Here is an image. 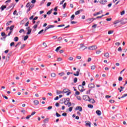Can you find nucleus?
<instances>
[{"instance_id": "nucleus-16", "label": "nucleus", "mask_w": 127, "mask_h": 127, "mask_svg": "<svg viewBox=\"0 0 127 127\" xmlns=\"http://www.w3.org/2000/svg\"><path fill=\"white\" fill-rule=\"evenodd\" d=\"M81 11H83V9H80L75 12V15H78V14H80V12H81Z\"/></svg>"}, {"instance_id": "nucleus-7", "label": "nucleus", "mask_w": 127, "mask_h": 127, "mask_svg": "<svg viewBox=\"0 0 127 127\" xmlns=\"http://www.w3.org/2000/svg\"><path fill=\"white\" fill-rule=\"evenodd\" d=\"M85 126L86 127H91V123L90 122V121H85Z\"/></svg>"}, {"instance_id": "nucleus-32", "label": "nucleus", "mask_w": 127, "mask_h": 127, "mask_svg": "<svg viewBox=\"0 0 127 127\" xmlns=\"http://www.w3.org/2000/svg\"><path fill=\"white\" fill-rule=\"evenodd\" d=\"M71 20H73L75 18V15L73 14L70 17Z\"/></svg>"}, {"instance_id": "nucleus-47", "label": "nucleus", "mask_w": 127, "mask_h": 127, "mask_svg": "<svg viewBox=\"0 0 127 127\" xmlns=\"http://www.w3.org/2000/svg\"><path fill=\"white\" fill-rule=\"evenodd\" d=\"M126 97H127V94H124L122 97L121 98L123 99V98H125Z\"/></svg>"}, {"instance_id": "nucleus-42", "label": "nucleus", "mask_w": 127, "mask_h": 127, "mask_svg": "<svg viewBox=\"0 0 127 127\" xmlns=\"http://www.w3.org/2000/svg\"><path fill=\"white\" fill-rule=\"evenodd\" d=\"M31 117V115H28V116L26 117V120H29V119H30Z\"/></svg>"}, {"instance_id": "nucleus-57", "label": "nucleus", "mask_w": 127, "mask_h": 127, "mask_svg": "<svg viewBox=\"0 0 127 127\" xmlns=\"http://www.w3.org/2000/svg\"><path fill=\"white\" fill-rule=\"evenodd\" d=\"M37 26H38V24H35V25L33 26V28H34L35 29L37 28Z\"/></svg>"}, {"instance_id": "nucleus-53", "label": "nucleus", "mask_w": 127, "mask_h": 127, "mask_svg": "<svg viewBox=\"0 0 127 127\" xmlns=\"http://www.w3.org/2000/svg\"><path fill=\"white\" fill-rule=\"evenodd\" d=\"M63 26H65V25L62 24V25H59L57 26V27H62Z\"/></svg>"}, {"instance_id": "nucleus-17", "label": "nucleus", "mask_w": 127, "mask_h": 127, "mask_svg": "<svg viewBox=\"0 0 127 127\" xmlns=\"http://www.w3.org/2000/svg\"><path fill=\"white\" fill-rule=\"evenodd\" d=\"M96 113L97 115H98V116H101V115H102V112H101V111L100 110L96 111Z\"/></svg>"}, {"instance_id": "nucleus-35", "label": "nucleus", "mask_w": 127, "mask_h": 127, "mask_svg": "<svg viewBox=\"0 0 127 127\" xmlns=\"http://www.w3.org/2000/svg\"><path fill=\"white\" fill-rule=\"evenodd\" d=\"M88 108H89L90 109H93V105H92V104H89V105H88Z\"/></svg>"}, {"instance_id": "nucleus-60", "label": "nucleus", "mask_w": 127, "mask_h": 127, "mask_svg": "<svg viewBox=\"0 0 127 127\" xmlns=\"http://www.w3.org/2000/svg\"><path fill=\"white\" fill-rule=\"evenodd\" d=\"M10 46H14V42H12L10 44Z\"/></svg>"}, {"instance_id": "nucleus-45", "label": "nucleus", "mask_w": 127, "mask_h": 127, "mask_svg": "<svg viewBox=\"0 0 127 127\" xmlns=\"http://www.w3.org/2000/svg\"><path fill=\"white\" fill-rule=\"evenodd\" d=\"M110 103H111V104H114L115 103V100L111 99L109 101Z\"/></svg>"}, {"instance_id": "nucleus-49", "label": "nucleus", "mask_w": 127, "mask_h": 127, "mask_svg": "<svg viewBox=\"0 0 127 127\" xmlns=\"http://www.w3.org/2000/svg\"><path fill=\"white\" fill-rule=\"evenodd\" d=\"M49 121V119L46 118L44 120V123H46V122H48Z\"/></svg>"}, {"instance_id": "nucleus-26", "label": "nucleus", "mask_w": 127, "mask_h": 127, "mask_svg": "<svg viewBox=\"0 0 127 127\" xmlns=\"http://www.w3.org/2000/svg\"><path fill=\"white\" fill-rule=\"evenodd\" d=\"M63 93V91L57 90V95H60V94H62Z\"/></svg>"}, {"instance_id": "nucleus-55", "label": "nucleus", "mask_w": 127, "mask_h": 127, "mask_svg": "<svg viewBox=\"0 0 127 127\" xmlns=\"http://www.w3.org/2000/svg\"><path fill=\"white\" fill-rule=\"evenodd\" d=\"M43 31H44V30L42 29L40 31H39L38 32V34H41V33H42V32H43Z\"/></svg>"}, {"instance_id": "nucleus-51", "label": "nucleus", "mask_w": 127, "mask_h": 127, "mask_svg": "<svg viewBox=\"0 0 127 127\" xmlns=\"http://www.w3.org/2000/svg\"><path fill=\"white\" fill-rule=\"evenodd\" d=\"M73 110V107H69L68 109V111L69 112H72V111Z\"/></svg>"}, {"instance_id": "nucleus-64", "label": "nucleus", "mask_w": 127, "mask_h": 127, "mask_svg": "<svg viewBox=\"0 0 127 127\" xmlns=\"http://www.w3.org/2000/svg\"><path fill=\"white\" fill-rule=\"evenodd\" d=\"M122 50V47H121L118 49V51H120V52H121Z\"/></svg>"}, {"instance_id": "nucleus-48", "label": "nucleus", "mask_w": 127, "mask_h": 127, "mask_svg": "<svg viewBox=\"0 0 127 127\" xmlns=\"http://www.w3.org/2000/svg\"><path fill=\"white\" fill-rule=\"evenodd\" d=\"M62 60H63L62 58H58L57 61H58V62H60V61H62Z\"/></svg>"}, {"instance_id": "nucleus-10", "label": "nucleus", "mask_w": 127, "mask_h": 127, "mask_svg": "<svg viewBox=\"0 0 127 127\" xmlns=\"http://www.w3.org/2000/svg\"><path fill=\"white\" fill-rule=\"evenodd\" d=\"M88 88H90V89H93V88H95V84H94L93 83L89 84Z\"/></svg>"}, {"instance_id": "nucleus-59", "label": "nucleus", "mask_w": 127, "mask_h": 127, "mask_svg": "<svg viewBox=\"0 0 127 127\" xmlns=\"http://www.w3.org/2000/svg\"><path fill=\"white\" fill-rule=\"evenodd\" d=\"M43 45L44 46V47H47V45L45 43V42L43 43Z\"/></svg>"}, {"instance_id": "nucleus-2", "label": "nucleus", "mask_w": 127, "mask_h": 127, "mask_svg": "<svg viewBox=\"0 0 127 127\" xmlns=\"http://www.w3.org/2000/svg\"><path fill=\"white\" fill-rule=\"evenodd\" d=\"M97 48V46H92L88 47L89 50H96Z\"/></svg>"}, {"instance_id": "nucleus-36", "label": "nucleus", "mask_w": 127, "mask_h": 127, "mask_svg": "<svg viewBox=\"0 0 127 127\" xmlns=\"http://www.w3.org/2000/svg\"><path fill=\"white\" fill-rule=\"evenodd\" d=\"M14 41H15V42H17V41H18V37H15L14 38Z\"/></svg>"}, {"instance_id": "nucleus-21", "label": "nucleus", "mask_w": 127, "mask_h": 127, "mask_svg": "<svg viewBox=\"0 0 127 127\" xmlns=\"http://www.w3.org/2000/svg\"><path fill=\"white\" fill-rule=\"evenodd\" d=\"M104 56L105 57H106V58H109V57H110V54L109 53H106L104 54Z\"/></svg>"}, {"instance_id": "nucleus-61", "label": "nucleus", "mask_w": 127, "mask_h": 127, "mask_svg": "<svg viewBox=\"0 0 127 127\" xmlns=\"http://www.w3.org/2000/svg\"><path fill=\"white\" fill-rule=\"evenodd\" d=\"M118 80H119V81H123V77H119Z\"/></svg>"}, {"instance_id": "nucleus-15", "label": "nucleus", "mask_w": 127, "mask_h": 127, "mask_svg": "<svg viewBox=\"0 0 127 127\" xmlns=\"http://www.w3.org/2000/svg\"><path fill=\"white\" fill-rule=\"evenodd\" d=\"M80 74V69H78V71H76V73H73L74 76H79Z\"/></svg>"}, {"instance_id": "nucleus-29", "label": "nucleus", "mask_w": 127, "mask_h": 127, "mask_svg": "<svg viewBox=\"0 0 127 127\" xmlns=\"http://www.w3.org/2000/svg\"><path fill=\"white\" fill-rule=\"evenodd\" d=\"M28 39V35H26L24 37V41H25Z\"/></svg>"}, {"instance_id": "nucleus-4", "label": "nucleus", "mask_w": 127, "mask_h": 127, "mask_svg": "<svg viewBox=\"0 0 127 127\" xmlns=\"http://www.w3.org/2000/svg\"><path fill=\"white\" fill-rule=\"evenodd\" d=\"M75 111H79V112H82L83 111V109L81 106H77L75 108Z\"/></svg>"}, {"instance_id": "nucleus-14", "label": "nucleus", "mask_w": 127, "mask_h": 127, "mask_svg": "<svg viewBox=\"0 0 127 127\" xmlns=\"http://www.w3.org/2000/svg\"><path fill=\"white\" fill-rule=\"evenodd\" d=\"M88 102H90V103H91V104H94L95 103V100H94L93 99H90L88 100Z\"/></svg>"}, {"instance_id": "nucleus-40", "label": "nucleus", "mask_w": 127, "mask_h": 127, "mask_svg": "<svg viewBox=\"0 0 127 127\" xmlns=\"http://www.w3.org/2000/svg\"><path fill=\"white\" fill-rule=\"evenodd\" d=\"M96 69V65L91 66V70H95Z\"/></svg>"}, {"instance_id": "nucleus-52", "label": "nucleus", "mask_w": 127, "mask_h": 127, "mask_svg": "<svg viewBox=\"0 0 127 127\" xmlns=\"http://www.w3.org/2000/svg\"><path fill=\"white\" fill-rule=\"evenodd\" d=\"M73 59H74V58H73L72 57H70L68 58V60H69V61H72Z\"/></svg>"}, {"instance_id": "nucleus-22", "label": "nucleus", "mask_w": 127, "mask_h": 127, "mask_svg": "<svg viewBox=\"0 0 127 127\" xmlns=\"http://www.w3.org/2000/svg\"><path fill=\"white\" fill-rule=\"evenodd\" d=\"M48 27L49 29H50V28H53V27H55V26L54 25H48Z\"/></svg>"}, {"instance_id": "nucleus-38", "label": "nucleus", "mask_w": 127, "mask_h": 127, "mask_svg": "<svg viewBox=\"0 0 127 127\" xmlns=\"http://www.w3.org/2000/svg\"><path fill=\"white\" fill-rule=\"evenodd\" d=\"M26 7H30V2H28L26 5Z\"/></svg>"}, {"instance_id": "nucleus-11", "label": "nucleus", "mask_w": 127, "mask_h": 127, "mask_svg": "<svg viewBox=\"0 0 127 127\" xmlns=\"http://www.w3.org/2000/svg\"><path fill=\"white\" fill-rule=\"evenodd\" d=\"M84 47V49H82L83 51L85 50V49H87V47L84 46V44H80V49H82Z\"/></svg>"}, {"instance_id": "nucleus-6", "label": "nucleus", "mask_w": 127, "mask_h": 127, "mask_svg": "<svg viewBox=\"0 0 127 127\" xmlns=\"http://www.w3.org/2000/svg\"><path fill=\"white\" fill-rule=\"evenodd\" d=\"M89 99H90V97H89V96L88 95H84L83 96V99L84 101H89Z\"/></svg>"}, {"instance_id": "nucleus-43", "label": "nucleus", "mask_w": 127, "mask_h": 127, "mask_svg": "<svg viewBox=\"0 0 127 127\" xmlns=\"http://www.w3.org/2000/svg\"><path fill=\"white\" fill-rule=\"evenodd\" d=\"M59 75H60V76H62L65 75V73H64V72H61V73H59Z\"/></svg>"}, {"instance_id": "nucleus-39", "label": "nucleus", "mask_w": 127, "mask_h": 127, "mask_svg": "<svg viewBox=\"0 0 127 127\" xmlns=\"http://www.w3.org/2000/svg\"><path fill=\"white\" fill-rule=\"evenodd\" d=\"M60 104H64V98L61 99V100H60Z\"/></svg>"}, {"instance_id": "nucleus-28", "label": "nucleus", "mask_w": 127, "mask_h": 127, "mask_svg": "<svg viewBox=\"0 0 127 127\" xmlns=\"http://www.w3.org/2000/svg\"><path fill=\"white\" fill-rule=\"evenodd\" d=\"M62 47H57L55 50V51L56 52H58V51L60 50V49H61Z\"/></svg>"}, {"instance_id": "nucleus-46", "label": "nucleus", "mask_w": 127, "mask_h": 127, "mask_svg": "<svg viewBox=\"0 0 127 127\" xmlns=\"http://www.w3.org/2000/svg\"><path fill=\"white\" fill-rule=\"evenodd\" d=\"M62 116H63V117H67V113H63Z\"/></svg>"}, {"instance_id": "nucleus-23", "label": "nucleus", "mask_w": 127, "mask_h": 127, "mask_svg": "<svg viewBox=\"0 0 127 127\" xmlns=\"http://www.w3.org/2000/svg\"><path fill=\"white\" fill-rule=\"evenodd\" d=\"M52 10H53V9H51L50 10L48 11L47 12V14H48V15H50V14H51V13H52Z\"/></svg>"}, {"instance_id": "nucleus-5", "label": "nucleus", "mask_w": 127, "mask_h": 127, "mask_svg": "<svg viewBox=\"0 0 127 127\" xmlns=\"http://www.w3.org/2000/svg\"><path fill=\"white\" fill-rule=\"evenodd\" d=\"M13 28H14V25H11L10 27H7L6 29V31L10 29V31H12L13 30Z\"/></svg>"}, {"instance_id": "nucleus-3", "label": "nucleus", "mask_w": 127, "mask_h": 127, "mask_svg": "<svg viewBox=\"0 0 127 127\" xmlns=\"http://www.w3.org/2000/svg\"><path fill=\"white\" fill-rule=\"evenodd\" d=\"M78 90L80 91V92H84V91H85V89H84V86H82L81 85L78 86Z\"/></svg>"}, {"instance_id": "nucleus-27", "label": "nucleus", "mask_w": 127, "mask_h": 127, "mask_svg": "<svg viewBox=\"0 0 127 127\" xmlns=\"http://www.w3.org/2000/svg\"><path fill=\"white\" fill-rule=\"evenodd\" d=\"M120 20H116L114 21V24H118V23H120Z\"/></svg>"}, {"instance_id": "nucleus-13", "label": "nucleus", "mask_w": 127, "mask_h": 127, "mask_svg": "<svg viewBox=\"0 0 127 127\" xmlns=\"http://www.w3.org/2000/svg\"><path fill=\"white\" fill-rule=\"evenodd\" d=\"M1 35L2 36V37H3L4 39H5V38H6V36H7V35H6L4 32H2L1 33Z\"/></svg>"}, {"instance_id": "nucleus-30", "label": "nucleus", "mask_w": 127, "mask_h": 127, "mask_svg": "<svg viewBox=\"0 0 127 127\" xmlns=\"http://www.w3.org/2000/svg\"><path fill=\"white\" fill-rule=\"evenodd\" d=\"M11 22H12V21H9L8 22H7L6 24V26H8V25H9L10 23H11Z\"/></svg>"}, {"instance_id": "nucleus-25", "label": "nucleus", "mask_w": 127, "mask_h": 127, "mask_svg": "<svg viewBox=\"0 0 127 127\" xmlns=\"http://www.w3.org/2000/svg\"><path fill=\"white\" fill-rule=\"evenodd\" d=\"M64 105L68 106V108H70V107H71V102H66V103H65Z\"/></svg>"}, {"instance_id": "nucleus-9", "label": "nucleus", "mask_w": 127, "mask_h": 127, "mask_svg": "<svg viewBox=\"0 0 127 127\" xmlns=\"http://www.w3.org/2000/svg\"><path fill=\"white\" fill-rule=\"evenodd\" d=\"M64 104H66V103H70V98H68L66 99L64 98Z\"/></svg>"}, {"instance_id": "nucleus-12", "label": "nucleus", "mask_w": 127, "mask_h": 127, "mask_svg": "<svg viewBox=\"0 0 127 127\" xmlns=\"http://www.w3.org/2000/svg\"><path fill=\"white\" fill-rule=\"evenodd\" d=\"M34 6V5L33 4L30 5V7H29L28 9L27 10V12H28V11H30L31 8Z\"/></svg>"}, {"instance_id": "nucleus-54", "label": "nucleus", "mask_w": 127, "mask_h": 127, "mask_svg": "<svg viewBox=\"0 0 127 127\" xmlns=\"http://www.w3.org/2000/svg\"><path fill=\"white\" fill-rule=\"evenodd\" d=\"M112 33H114V31H108V34H112Z\"/></svg>"}, {"instance_id": "nucleus-31", "label": "nucleus", "mask_w": 127, "mask_h": 127, "mask_svg": "<svg viewBox=\"0 0 127 127\" xmlns=\"http://www.w3.org/2000/svg\"><path fill=\"white\" fill-rule=\"evenodd\" d=\"M27 31L28 32H27V35H29V34H30V33H31V29L28 30Z\"/></svg>"}, {"instance_id": "nucleus-56", "label": "nucleus", "mask_w": 127, "mask_h": 127, "mask_svg": "<svg viewBox=\"0 0 127 127\" xmlns=\"http://www.w3.org/2000/svg\"><path fill=\"white\" fill-rule=\"evenodd\" d=\"M101 52H102L101 51L98 50L96 52V54H100V53H101Z\"/></svg>"}, {"instance_id": "nucleus-18", "label": "nucleus", "mask_w": 127, "mask_h": 127, "mask_svg": "<svg viewBox=\"0 0 127 127\" xmlns=\"http://www.w3.org/2000/svg\"><path fill=\"white\" fill-rule=\"evenodd\" d=\"M33 103L36 106H37V105L39 104V101H38V100H34Z\"/></svg>"}, {"instance_id": "nucleus-41", "label": "nucleus", "mask_w": 127, "mask_h": 127, "mask_svg": "<svg viewBox=\"0 0 127 127\" xmlns=\"http://www.w3.org/2000/svg\"><path fill=\"white\" fill-rule=\"evenodd\" d=\"M20 44H21V42H19L15 46V47H17V46H18V45H20Z\"/></svg>"}, {"instance_id": "nucleus-58", "label": "nucleus", "mask_w": 127, "mask_h": 127, "mask_svg": "<svg viewBox=\"0 0 127 127\" xmlns=\"http://www.w3.org/2000/svg\"><path fill=\"white\" fill-rule=\"evenodd\" d=\"M29 24V21H28V22H27V23L25 24V26H28Z\"/></svg>"}, {"instance_id": "nucleus-37", "label": "nucleus", "mask_w": 127, "mask_h": 127, "mask_svg": "<svg viewBox=\"0 0 127 127\" xmlns=\"http://www.w3.org/2000/svg\"><path fill=\"white\" fill-rule=\"evenodd\" d=\"M56 116L57 117V118H59V117H61V115L59 114L58 113H56Z\"/></svg>"}, {"instance_id": "nucleus-8", "label": "nucleus", "mask_w": 127, "mask_h": 127, "mask_svg": "<svg viewBox=\"0 0 127 127\" xmlns=\"http://www.w3.org/2000/svg\"><path fill=\"white\" fill-rule=\"evenodd\" d=\"M99 2H100L101 4H106V2H107V0H99Z\"/></svg>"}, {"instance_id": "nucleus-63", "label": "nucleus", "mask_w": 127, "mask_h": 127, "mask_svg": "<svg viewBox=\"0 0 127 127\" xmlns=\"http://www.w3.org/2000/svg\"><path fill=\"white\" fill-rule=\"evenodd\" d=\"M124 14H125V10L121 12V15H124Z\"/></svg>"}, {"instance_id": "nucleus-50", "label": "nucleus", "mask_w": 127, "mask_h": 127, "mask_svg": "<svg viewBox=\"0 0 127 127\" xmlns=\"http://www.w3.org/2000/svg\"><path fill=\"white\" fill-rule=\"evenodd\" d=\"M10 56H11V53H9L8 55H7V57L8 59H9V58L10 57Z\"/></svg>"}, {"instance_id": "nucleus-1", "label": "nucleus", "mask_w": 127, "mask_h": 127, "mask_svg": "<svg viewBox=\"0 0 127 127\" xmlns=\"http://www.w3.org/2000/svg\"><path fill=\"white\" fill-rule=\"evenodd\" d=\"M127 18H125V19H121L120 20V23H121V24H125V23H127Z\"/></svg>"}, {"instance_id": "nucleus-24", "label": "nucleus", "mask_w": 127, "mask_h": 127, "mask_svg": "<svg viewBox=\"0 0 127 127\" xmlns=\"http://www.w3.org/2000/svg\"><path fill=\"white\" fill-rule=\"evenodd\" d=\"M1 10H4V8H6V5H2L1 7H0Z\"/></svg>"}, {"instance_id": "nucleus-34", "label": "nucleus", "mask_w": 127, "mask_h": 127, "mask_svg": "<svg viewBox=\"0 0 127 127\" xmlns=\"http://www.w3.org/2000/svg\"><path fill=\"white\" fill-rule=\"evenodd\" d=\"M78 81V78L77 77H75L73 79V82L74 83H76Z\"/></svg>"}, {"instance_id": "nucleus-19", "label": "nucleus", "mask_w": 127, "mask_h": 127, "mask_svg": "<svg viewBox=\"0 0 127 127\" xmlns=\"http://www.w3.org/2000/svg\"><path fill=\"white\" fill-rule=\"evenodd\" d=\"M15 6V4L12 3V4H11V5L10 6H9L8 7V8H10L12 7V6H13V7L12 8V9H13V7H14Z\"/></svg>"}, {"instance_id": "nucleus-62", "label": "nucleus", "mask_w": 127, "mask_h": 127, "mask_svg": "<svg viewBox=\"0 0 127 127\" xmlns=\"http://www.w3.org/2000/svg\"><path fill=\"white\" fill-rule=\"evenodd\" d=\"M67 4V3H64V5H63V8H65L66 7V5Z\"/></svg>"}, {"instance_id": "nucleus-44", "label": "nucleus", "mask_w": 127, "mask_h": 127, "mask_svg": "<svg viewBox=\"0 0 127 127\" xmlns=\"http://www.w3.org/2000/svg\"><path fill=\"white\" fill-rule=\"evenodd\" d=\"M19 33H22V32H24V30L23 29H21V30H19Z\"/></svg>"}, {"instance_id": "nucleus-20", "label": "nucleus", "mask_w": 127, "mask_h": 127, "mask_svg": "<svg viewBox=\"0 0 127 127\" xmlns=\"http://www.w3.org/2000/svg\"><path fill=\"white\" fill-rule=\"evenodd\" d=\"M68 91H70V90L68 89H64L63 91V93H68Z\"/></svg>"}, {"instance_id": "nucleus-33", "label": "nucleus", "mask_w": 127, "mask_h": 127, "mask_svg": "<svg viewBox=\"0 0 127 127\" xmlns=\"http://www.w3.org/2000/svg\"><path fill=\"white\" fill-rule=\"evenodd\" d=\"M51 77H56V74H55V73H51Z\"/></svg>"}]
</instances>
